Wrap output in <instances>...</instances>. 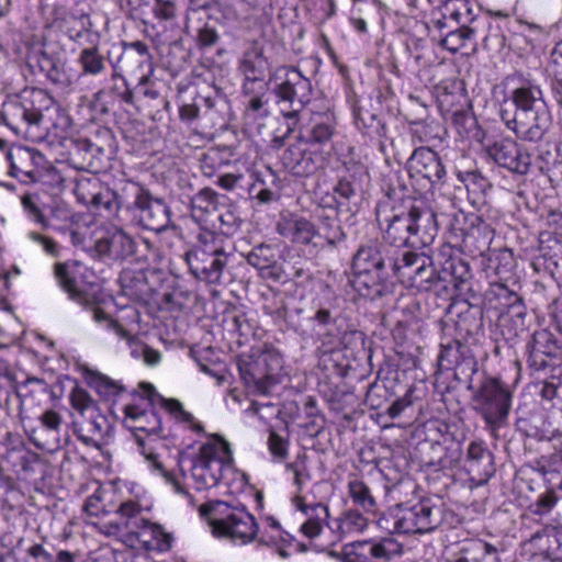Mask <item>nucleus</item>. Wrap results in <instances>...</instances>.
Listing matches in <instances>:
<instances>
[{
    "instance_id": "f257e3e1",
    "label": "nucleus",
    "mask_w": 562,
    "mask_h": 562,
    "mask_svg": "<svg viewBox=\"0 0 562 562\" xmlns=\"http://www.w3.org/2000/svg\"><path fill=\"white\" fill-rule=\"evenodd\" d=\"M375 221L383 239L396 247L429 246L436 238V214L423 201L408 205L385 196L375 206Z\"/></svg>"
},
{
    "instance_id": "f03ea898",
    "label": "nucleus",
    "mask_w": 562,
    "mask_h": 562,
    "mask_svg": "<svg viewBox=\"0 0 562 562\" xmlns=\"http://www.w3.org/2000/svg\"><path fill=\"white\" fill-rule=\"evenodd\" d=\"M54 276L71 301L92 310V318L97 323L104 324L119 340H132L127 329L97 306L102 300V292L98 283L89 280L94 276L86 266L78 261L57 262L54 266Z\"/></svg>"
},
{
    "instance_id": "7ed1b4c3",
    "label": "nucleus",
    "mask_w": 562,
    "mask_h": 562,
    "mask_svg": "<svg viewBox=\"0 0 562 562\" xmlns=\"http://www.w3.org/2000/svg\"><path fill=\"white\" fill-rule=\"evenodd\" d=\"M467 390L471 409L483 420L490 435L497 437L508 423L515 386L498 375L483 373L475 383L471 380Z\"/></svg>"
},
{
    "instance_id": "20e7f679",
    "label": "nucleus",
    "mask_w": 562,
    "mask_h": 562,
    "mask_svg": "<svg viewBox=\"0 0 562 562\" xmlns=\"http://www.w3.org/2000/svg\"><path fill=\"white\" fill-rule=\"evenodd\" d=\"M314 315L311 319L324 330L318 334L319 349L323 353L341 348L349 349L362 341V333L355 329L339 312V299L325 288L313 300Z\"/></svg>"
},
{
    "instance_id": "39448f33",
    "label": "nucleus",
    "mask_w": 562,
    "mask_h": 562,
    "mask_svg": "<svg viewBox=\"0 0 562 562\" xmlns=\"http://www.w3.org/2000/svg\"><path fill=\"white\" fill-rule=\"evenodd\" d=\"M273 83L276 104L286 121L288 133L300 122V113L312 98L311 80L293 66H281L270 78Z\"/></svg>"
},
{
    "instance_id": "423d86ee",
    "label": "nucleus",
    "mask_w": 562,
    "mask_h": 562,
    "mask_svg": "<svg viewBox=\"0 0 562 562\" xmlns=\"http://www.w3.org/2000/svg\"><path fill=\"white\" fill-rule=\"evenodd\" d=\"M124 423L128 429L135 432V439L142 448L149 468L156 471L166 482L169 483L173 491L178 494L188 495V491L181 482L175 477L168 470H166L164 462L159 459V456L155 453L151 448L146 447L145 439L140 432L147 437L159 436L162 431L161 417L154 409H144L137 405H130L125 407V419Z\"/></svg>"
},
{
    "instance_id": "0eeeda50",
    "label": "nucleus",
    "mask_w": 562,
    "mask_h": 562,
    "mask_svg": "<svg viewBox=\"0 0 562 562\" xmlns=\"http://www.w3.org/2000/svg\"><path fill=\"white\" fill-rule=\"evenodd\" d=\"M228 257L224 239L209 231L200 233L194 248L184 255L190 272L198 280L212 284L220 283Z\"/></svg>"
},
{
    "instance_id": "6e6552de",
    "label": "nucleus",
    "mask_w": 562,
    "mask_h": 562,
    "mask_svg": "<svg viewBox=\"0 0 562 562\" xmlns=\"http://www.w3.org/2000/svg\"><path fill=\"white\" fill-rule=\"evenodd\" d=\"M232 461L229 443L215 435L200 447L192 459L189 480L196 491H205L218 484L223 469Z\"/></svg>"
},
{
    "instance_id": "1a4fd4ad",
    "label": "nucleus",
    "mask_w": 562,
    "mask_h": 562,
    "mask_svg": "<svg viewBox=\"0 0 562 562\" xmlns=\"http://www.w3.org/2000/svg\"><path fill=\"white\" fill-rule=\"evenodd\" d=\"M390 529L397 533H427L435 530L442 521V508L424 498L412 506L397 505L391 509L382 519Z\"/></svg>"
},
{
    "instance_id": "9d476101",
    "label": "nucleus",
    "mask_w": 562,
    "mask_h": 562,
    "mask_svg": "<svg viewBox=\"0 0 562 562\" xmlns=\"http://www.w3.org/2000/svg\"><path fill=\"white\" fill-rule=\"evenodd\" d=\"M124 201H132V209L138 211L140 225L150 231L162 232L171 222V213L167 203L154 198L148 190L134 181H127L122 193Z\"/></svg>"
},
{
    "instance_id": "9b49d317",
    "label": "nucleus",
    "mask_w": 562,
    "mask_h": 562,
    "mask_svg": "<svg viewBox=\"0 0 562 562\" xmlns=\"http://www.w3.org/2000/svg\"><path fill=\"white\" fill-rule=\"evenodd\" d=\"M389 268L402 283L419 291L434 290L435 268L431 259L424 254L409 250L395 251L389 258Z\"/></svg>"
},
{
    "instance_id": "f8f14e48",
    "label": "nucleus",
    "mask_w": 562,
    "mask_h": 562,
    "mask_svg": "<svg viewBox=\"0 0 562 562\" xmlns=\"http://www.w3.org/2000/svg\"><path fill=\"white\" fill-rule=\"evenodd\" d=\"M441 269L435 270L434 290L449 295L469 290L472 272L470 265L453 254L452 247H443L439 254Z\"/></svg>"
},
{
    "instance_id": "ddd939ff",
    "label": "nucleus",
    "mask_w": 562,
    "mask_h": 562,
    "mask_svg": "<svg viewBox=\"0 0 562 562\" xmlns=\"http://www.w3.org/2000/svg\"><path fill=\"white\" fill-rule=\"evenodd\" d=\"M282 368V358L276 350H265L254 362L239 366L243 381L259 394H269L279 382L277 372Z\"/></svg>"
},
{
    "instance_id": "4468645a",
    "label": "nucleus",
    "mask_w": 562,
    "mask_h": 562,
    "mask_svg": "<svg viewBox=\"0 0 562 562\" xmlns=\"http://www.w3.org/2000/svg\"><path fill=\"white\" fill-rule=\"evenodd\" d=\"M225 508L226 512H223L222 518L211 519L213 533L240 544L254 541L258 532L255 517L245 507L229 508L225 505Z\"/></svg>"
},
{
    "instance_id": "2eb2a0df",
    "label": "nucleus",
    "mask_w": 562,
    "mask_h": 562,
    "mask_svg": "<svg viewBox=\"0 0 562 562\" xmlns=\"http://www.w3.org/2000/svg\"><path fill=\"white\" fill-rule=\"evenodd\" d=\"M506 104L507 102L504 101L501 105L499 116L507 128L513 131L521 140L531 143L540 142L550 126L551 120L549 110L512 114L510 111L506 109Z\"/></svg>"
},
{
    "instance_id": "dca6fc26",
    "label": "nucleus",
    "mask_w": 562,
    "mask_h": 562,
    "mask_svg": "<svg viewBox=\"0 0 562 562\" xmlns=\"http://www.w3.org/2000/svg\"><path fill=\"white\" fill-rule=\"evenodd\" d=\"M0 116L15 135H26L43 120L42 111L34 105V101L23 95L4 101Z\"/></svg>"
},
{
    "instance_id": "f3484780",
    "label": "nucleus",
    "mask_w": 562,
    "mask_h": 562,
    "mask_svg": "<svg viewBox=\"0 0 562 562\" xmlns=\"http://www.w3.org/2000/svg\"><path fill=\"white\" fill-rule=\"evenodd\" d=\"M403 546L393 537H383L357 541L347 544L344 550V562H386L401 555Z\"/></svg>"
},
{
    "instance_id": "a211bd4d",
    "label": "nucleus",
    "mask_w": 562,
    "mask_h": 562,
    "mask_svg": "<svg viewBox=\"0 0 562 562\" xmlns=\"http://www.w3.org/2000/svg\"><path fill=\"white\" fill-rule=\"evenodd\" d=\"M392 255L386 246L378 240L361 245L353 256L352 269L358 276H368L373 284H380L386 279L385 269Z\"/></svg>"
},
{
    "instance_id": "6ab92c4d",
    "label": "nucleus",
    "mask_w": 562,
    "mask_h": 562,
    "mask_svg": "<svg viewBox=\"0 0 562 562\" xmlns=\"http://www.w3.org/2000/svg\"><path fill=\"white\" fill-rule=\"evenodd\" d=\"M283 166L297 177H308L317 171L324 161L319 148H313L303 137L289 145L281 156Z\"/></svg>"
},
{
    "instance_id": "aec40b11",
    "label": "nucleus",
    "mask_w": 562,
    "mask_h": 562,
    "mask_svg": "<svg viewBox=\"0 0 562 562\" xmlns=\"http://www.w3.org/2000/svg\"><path fill=\"white\" fill-rule=\"evenodd\" d=\"M407 169L412 178H422L431 187L442 184L446 168L439 155L428 147L416 148L407 160Z\"/></svg>"
},
{
    "instance_id": "412c9836",
    "label": "nucleus",
    "mask_w": 562,
    "mask_h": 562,
    "mask_svg": "<svg viewBox=\"0 0 562 562\" xmlns=\"http://www.w3.org/2000/svg\"><path fill=\"white\" fill-rule=\"evenodd\" d=\"M72 425L78 439L95 448L105 445L112 431L111 422L100 408H91L88 415L75 419Z\"/></svg>"
},
{
    "instance_id": "4be33fe9",
    "label": "nucleus",
    "mask_w": 562,
    "mask_h": 562,
    "mask_svg": "<svg viewBox=\"0 0 562 562\" xmlns=\"http://www.w3.org/2000/svg\"><path fill=\"white\" fill-rule=\"evenodd\" d=\"M528 366L537 371L551 366L562 358V349L552 333L546 329L532 334L527 344Z\"/></svg>"
},
{
    "instance_id": "5701e85b",
    "label": "nucleus",
    "mask_w": 562,
    "mask_h": 562,
    "mask_svg": "<svg viewBox=\"0 0 562 562\" xmlns=\"http://www.w3.org/2000/svg\"><path fill=\"white\" fill-rule=\"evenodd\" d=\"M277 231L282 237L294 244L324 247V244L321 243V233H318L316 226L302 215L295 213L282 214L277 224Z\"/></svg>"
},
{
    "instance_id": "b1692460",
    "label": "nucleus",
    "mask_w": 562,
    "mask_h": 562,
    "mask_svg": "<svg viewBox=\"0 0 562 562\" xmlns=\"http://www.w3.org/2000/svg\"><path fill=\"white\" fill-rule=\"evenodd\" d=\"M487 153L499 167L506 168L510 172L526 175L530 169V155L510 138L495 142L488 146Z\"/></svg>"
},
{
    "instance_id": "393cba45",
    "label": "nucleus",
    "mask_w": 562,
    "mask_h": 562,
    "mask_svg": "<svg viewBox=\"0 0 562 562\" xmlns=\"http://www.w3.org/2000/svg\"><path fill=\"white\" fill-rule=\"evenodd\" d=\"M438 367L445 371L457 369L463 374L467 372L473 374L477 371V362L471 356L469 348L454 339L440 345Z\"/></svg>"
},
{
    "instance_id": "a878e982",
    "label": "nucleus",
    "mask_w": 562,
    "mask_h": 562,
    "mask_svg": "<svg viewBox=\"0 0 562 562\" xmlns=\"http://www.w3.org/2000/svg\"><path fill=\"white\" fill-rule=\"evenodd\" d=\"M292 502L305 518L300 527L301 532L310 539L317 537L329 517L328 507L322 502H310L303 494H295Z\"/></svg>"
},
{
    "instance_id": "bb28decb",
    "label": "nucleus",
    "mask_w": 562,
    "mask_h": 562,
    "mask_svg": "<svg viewBox=\"0 0 562 562\" xmlns=\"http://www.w3.org/2000/svg\"><path fill=\"white\" fill-rule=\"evenodd\" d=\"M467 470L472 480L480 484L486 483L494 475V456L483 440H474L469 443Z\"/></svg>"
},
{
    "instance_id": "cd10ccee",
    "label": "nucleus",
    "mask_w": 562,
    "mask_h": 562,
    "mask_svg": "<svg viewBox=\"0 0 562 562\" xmlns=\"http://www.w3.org/2000/svg\"><path fill=\"white\" fill-rule=\"evenodd\" d=\"M95 250L102 257L123 261L136 252V240L121 228L109 232L95 243Z\"/></svg>"
},
{
    "instance_id": "c85d7f7f",
    "label": "nucleus",
    "mask_w": 562,
    "mask_h": 562,
    "mask_svg": "<svg viewBox=\"0 0 562 562\" xmlns=\"http://www.w3.org/2000/svg\"><path fill=\"white\" fill-rule=\"evenodd\" d=\"M509 100L510 102L506 101V105L513 104L515 106L513 114L538 112L548 109L540 86L530 80H525L519 87L515 88L510 93Z\"/></svg>"
},
{
    "instance_id": "c756f323",
    "label": "nucleus",
    "mask_w": 562,
    "mask_h": 562,
    "mask_svg": "<svg viewBox=\"0 0 562 562\" xmlns=\"http://www.w3.org/2000/svg\"><path fill=\"white\" fill-rule=\"evenodd\" d=\"M482 268L492 280L509 281L514 277L515 258L509 249H490L482 255Z\"/></svg>"
},
{
    "instance_id": "7c9ffc66",
    "label": "nucleus",
    "mask_w": 562,
    "mask_h": 562,
    "mask_svg": "<svg viewBox=\"0 0 562 562\" xmlns=\"http://www.w3.org/2000/svg\"><path fill=\"white\" fill-rule=\"evenodd\" d=\"M245 115L252 120L265 119L269 115L268 89L265 82L244 81Z\"/></svg>"
},
{
    "instance_id": "2f4dec72",
    "label": "nucleus",
    "mask_w": 562,
    "mask_h": 562,
    "mask_svg": "<svg viewBox=\"0 0 562 562\" xmlns=\"http://www.w3.org/2000/svg\"><path fill=\"white\" fill-rule=\"evenodd\" d=\"M268 68V60L263 55V48L258 43H252L244 54L239 63V69L245 76V81L263 82Z\"/></svg>"
},
{
    "instance_id": "473e14b6",
    "label": "nucleus",
    "mask_w": 562,
    "mask_h": 562,
    "mask_svg": "<svg viewBox=\"0 0 562 562\" xmlns=\"http://www.w3.org/2000/svg\"><path fill=\"white\" fill-rule=\"evenodd\" d=\"M140 524L137 537L146 550L166 552L171 549L173 542L171 533L166 532L160 525L146 519H142Z\"/></svg>"
},
{
    "instance_id": "72a5a7b5",
    "label": "nucleus",
    "mask_w": 562,
    "mask_h": 562,
    "mask_svg": "<svg viewBox=\"0 0 562 562\" xmlns=\"http://www.w3.org/2000/svg\"><path fill=\"white\" fill-rule=\"evenodd\" d=\"M335 526V528L331 527L335 532V540L340 541L348 535L359 533L367 529L368 519L358 510L349 509L336 519Z\"/></svg>"
},
{
    "instance_id": "f704fd0d",
    "label": "nucleus",
    "mask_w": 562,
    "mask_h": 562,
    "mask_svg": "<svg viewBox=\"0 0 562 562\" xmlns=\"http://www.w3.org/2000/svg\"><path fill=\"white\" fill-rule=\"evenodd\" d=\"M232 151L228 148L211 147L200 158V168L205 177H213L232 159Z\"/></svg>"
},
{
    "instance_id": "c9c22d12",
    "label": "nucleus",
    "mask_w": 562,
    "mask_h": 562,
    "mask_svg": "<svg viewBox=\"0 0 562 562\" xmlns=\"http://www.w3.org/2000/svg\"><path fill=\"white\" fill-rule=\"evenodd\" d=\"M335 117L331 113H325L324 115H315L313 119V126L310 131V135L305 140L312 144L313 148H318V145L328 143L335 132Z\"/></svg>"
},
{
    "instance_id": "e433bc0d",
    "label": "nucleus",
    "mask_w": 562,
    "mask_h": 562,
    "mask_svg": "<svg viewBox=\"0 0 562 562\" xmlns=\"http://www.w3.org/2000/svg\"><path fill=\"white\" fill-rule=\"evenodd\" d=\"M81 75L97 77L106 70V63L97 46L82 48L77 57Z\"/></svg>"
},
{
    "instance_id": "4c0bfd02",
    "label": "nucleus",
    "mask_w": 562,
    "mask_h": 562,
    "mask_svg": "<svg viewBox=\"0 0 562 562\" xmlns=\"http://www.w3.org/2000/svg\"><path fill=\"white\" fill-rule=\"evenodd\" d=\"M530 543L548 559L562 562V535L557 532H537Z\"/></svg>"
},
{
    "instance_id": "58836bf2",
    "label": "nucleus",
    "mask_w": 562,
    "mask_h": 562,
    "mask_svg": "<svg viewBox=\"0 0 562 562\" xmlns=\"http://www.w3.org/2000/svg\"><path fill=\"white\" fill-rule=\"evenodd\" d=\"M348 495L352 503L366 513H375L376 502L370 487L360 479L353 476L348 481Z\"/></svg>"
},
{
    "instance_id": "ea45409f",
    "label": "nucleus",
    "mask_w": 562,
    "mask_h": 562,
    "mask_svg": "<svg viewBox=\"0 0 562 562\" xmlns=\"http://www.w3.org/2000/svg\"><path fill=\"white\" fill-rule=\"evenodd\" d=\"M126 186L127 181L123 182L117 191H113L109 187H105L98 196L93 206L99 210L103 209L108 215L115 214L121 207L131 210L133 199L124 201L122 196L123 190Z\"/></svg>"
},
{
    "instance_id": "a19ab883",
    "label": "nucleus",
    "mask_w": 562,
    "mask_h": 562,
    "mask_svg": "<svg viewBox=\"0 0 562 562\" xmlns=\"http://www.w3.org/2000/svg\"><path fill=\"white\" fill-rule=\"evenodd\" d=\"M321 243L330 247L336 246L338 243L345 239V233L339 224L336 212L333 214H323L319 216V228Z\"/></svg>"
},
{
    "instance_id": "79ce46f5",
    "label": "nucleus",
    "mask_w": 562,
    "mask_h": 562,
    "mask_svg": "<svg viewBox=\"0 0 562 562\" xmlns=\"http://www.w3.org/2000/svg\"><path fill=\"white\" fill-rule=\"evenodd\" d=\"M104 188L99 178L82 176L76 182L75 194L80 203L93 206Z\"/></svg>"
},
{
    "instance_id": "37998d69",
    "label": "nucleus",
    "mask_w": 562,
    "mask_h": 562,
    "mask_svg": "<svg viewBox=\"0 0 562 562\" xmlns=\"http://www.w3.org/2000/svg\"><path fill=\"white\" fill-rule=\"evenodd\" d=\"M162 406L171 414L177 423L181 424L187 429L195 434L204 431L203 425L190 412H187L178 400H162Z\"/></svg>"
},
{
    "instance_id": "c03bdc74",
    "label": "nucleus",
    "mask_w": 562,
    "mask_h": 562,
    "mask_svg": "<svg viewBox=\"0 0 562 562\" xmlns=\"http://www.w3.org/2000/svg\"><path fill=\"white\" fill-rule=\"evenodd\" d=\"M474 29L469 25H461L450 30L440 41V46L452 54L458 53L468 42L473 40Z\"/></svg>"
},
{
    "instance_id": "a18cd8bd",
    "label": "nucleus",
    "mask_w": 562,
    "mask_h": 562,
    "mask_svg": "<svg viewBox=\"0 0 562 562\" xmlns=\"http://www.w3.org/2000/svg\"><path fill=\"white\" fill-rule=\"evenodd\" d=\"M142 512V506L132 499L125 501L120 504V506L115 509V513L121 518V525L124 526L125 529H128L131 532L136 533L140 530V520L143 518H138Z\"/></svg>"
},
{
    "instance_id": "49530a36",
    "label": "nucleus",
    "mask_w": 562,
    "mask_h": 562,
    "mask_svg": "<svg viewBox=\"0 0 562 562\" xmlns=\"http://www.w3.org/2000/svg\"><path fill=\"white\" fill-rule=\"evenodd\" d=\"M247 261L261 271L272 268L277 262L276 249L270 245L260 244L247 255Z\"/></svg>"
},
{
    "instance_id": "de8ad7c7",
    "label": "nucleus",
    "mask_w": 562,
    "mask_h": 562,
    "mask_svg": "<svg viewBox=\"0 0 562 562\" xmlns=\"http://www.w3.org/2000/svg\"><path fill=\"white\" fill-rule=\"evenodd\" d=\"M112 494L103 488H97L95 492L90 495L83 505V510L89 517H100L108 515L113 512L112 507H109L106 501Z\"/></svg>"
},
{
    "instance_id": "09e8293b",
    "label": "nucleus",
    "mask_w": 562,
    "mask_h": 562,
    "mask_svg": "<svg viewBox=\"0 0 562 562\" xmlns=\"http://www.w3.org/2000/svg\"><path fill=\"white\" fill-rule=\"evenodd\" d=\"M448 19L459 26L468 25L474 20L472 9L467 0H450L445 4Z\"/></svg>"
},
{
    "instance_id": "8fccbe9b",
    "label": "nucleus",
    "mask_w": 562,
    "mask_h": 562,
    "mask_svg": "<svg viewBox=\"0 0 562 562\" xmlns=\"http://www.w3.org/2000/svg\"><path fill=\"white\" fill-rule=\"evenodd\" d=\"M286 471L293 474V483L296 486V494H303L304 485L311 481V473L306 464V456L299 454L294 461L285 465Z\"/></svg>"
},
{
    "instance_id": "3c124183",
    "label": "nucleus",
    "mask_w": 562,
    "mask_h": 562,
    "mask_svg": "<svg viewBox=\"0 0 562 562\" xmlns=\"http://www.w3.org/2000/svg\"><path fill=\"white\" fill-rule=\"evenodd\" d=\"M218 200V194L210 189L204 188L200 190L192 199H191V207L193 212V216H196V212L201 213H210L216 210Z\"/></svg>"
},
{
    "instance_id": "603ef678",
    "label": "nucleus",
    "mask_w": 562,
    "mask_h": 562,
    "mask_svg": "<svg viewBox=\"0 0 562 562\" xmlns=\"http://www.w3.org/2000/svg\"><path fill=\"white\" fill-rule=\"evenodd\" d=\"M113 85L110 88V93L117 99L120 102H123L127 105L135 104L134 92L130 88L126 79L117 72L112 74Z\"/></svg>"
},
{
    "instance_id": "864d4df0",
    "label": "nucleus",
    "mask_w": 562,
    "mask_h": 562,
    "mask_svg": "<svg viewBox=\"0 0 562 562\" xmlns=\"http://www.w3.org/2000/svg\"><path fill=\"white\" fill-rule=\"evenodd\" d=\"M70 403L80 417L90 413L91 408H99L90 395L82 389H74L70 393Z\"/></svg>"
},
{
    "instance_id": "5fc2aeb1",
    "label": "nucleus",
    "mask_w": 562,
    "mask_h": 562,
    "mask_svg": "<svg viewBox=\"0 0 562 562\" xmlns=\"http://www.w3.org/2000/svg\"><path fill=\"white\" fill-rule=\"evenodd\" d=\"M90 383L95 389V391L101 396H104V397L115 396L122 391V387L117 382L111 380L110 378H108L103 374H99V373L94 374L91 378Z\"/></svg>"
},
{
    "instance_id": "6e6d98bb",
    "label": "nucleus",
    "mask_w": 562,
    "mask_h": 562,
    "mask_svg": "<svg viewBox=\"0 0 562 562\" xmlns=\"http://www.w3.org/2000/svg\"><path fill=\"white\" fill-rule=\"evenodd\" d=\"M558 496L554 491L548 490L530 506L532 514L538 516L548 515L557 505Z\"/></svg>"
},
{
    "instance_id": "4d7b16f0",
    "label": "nucleus",
    "mask_w": 562,
    "mask_h": 562,
    "mask_svg": "<svg viewBox=\"0 0 562 562\" xmlns=\"http://www.w3.org/2000/svg\"><path fill=\"white\" fill-rule=\"evenodd\" d=\"M0 445L4 449L3 457L7 459L14 452H24L23 439L18 432L7 431L1 437Z\"/></svg>"
},
{
    "instance_id": "13d9d810",
    "label": "nucleus",
    "mask_w": 562,
    "mask_h": 562,
    "mask_svg": "<svg viewBox=\"0 0 562 562\" xmlns=\"http://www.w3.org/2000/svg\"><path fill=\"white\" fill-rule=\"evenodd\" d=\"M40 422L42 427L52 434L53 439L59 442L58 434L61 427V416L55 411H46L41 415Z\"/></svg>"
},
{
    "instance_id": "bf43d9fd",
    "label": "nucleus",
    "mask_w": 562,
    "mask_h": 562,
    "mask_svg": "<svg viewBox=\"0 0 562 562\" xmlns=\"http://www.w3.org/2000/svg\"><path fill=\"white\" fill-rule=\"evenodd\" d=\"M498 307L512 312L517 317H524L525 315L522 299L514 290L508 291V295L503 299Z\"/></svg>"
},
{
    "instance_id": "052dcab7",
    "label": "nucleus",
    "mask_w": 562,
    "mask_h": 562,
    "mask_svg": "<svg viewBox=\"0 0 562 562\" xmlns=\"http://www.w3.org/2000/svg\"><path fill=\"white\" fill-rule=\"evenodd\" d=\"M153 13L159 20L171 21L177 16L176 3L171 0H155Z\"/></svg>"
},
{
    "instance_id": "680f3d73",
    "label": "nucleus",
    "mask_w": 562,
    "mask_h": 562,
    "mask_svg": "<svg viewBox=\"0 0 562 562\" xmlns=\"http://www.w3.org/2000/svg\"><path fill=\"white\" fill-rule=\"evenodd\" d=\"M473 550L479 554L474 562H499L497 550L491 543L479 541L474 543Z\"/></svg>"
},
{
    "instance_id": "e2e57ef3",
    "label": "nucleus",
    "mask_w": 562,
    "mask_h": 562,
    "mask_svg": "<svg viewBox=\"0 0 562 562\" xmlns=\"http://www.w3.org/2000/svg\"><path fill=\"white\" fill-rule=\"evenodd\" d=\"M123 46H124V52L133 50L140 57V61H139L140 66L146 65L150 71L153 70V67H151L153 57L149 53L148 46L144 42L134 41L131 43H124Z\"/></svg>"
},
{
    "instance_id": "0e129e2a",
    "label": "nucleus",
    "mask_w": 562,
    "mask_h": 562,
    "mask_svg": "<svg viewBox=\"0 0 562 562\" xmlns=\"http://www.w3.org/2000/svg\"><path fill=\"white\" fill-rule=\"evenodd\" d=\"M21 202H22L25 213L33 222H35L42 226L47 225L44 214L42 213L40 207L36 205V203L34 202V199L31 195H23Z\"/></svg>"
},
{
    "instance_id": "69168bd1",
    "label": "nucleus",
    "mask_w": 562,
    "mask_h": 562,
    "mask_svg": "<svg viewBox=\"0 0 562 562\" xmlns=\"http://www.w3.org/2000/svg\"><path fill=\"white\" fill-rule=\"evenodd\" d=\"M268 446L271 454L283 460L288 454V442L277 432L271 431L268 438Z\"/></svg>"
},
{
    "instance_id": "338daca9",
    "label": "nucleus",
    "mask_w": 562,
    "mask_h": 562,
    "mask_svg": "<svg viewBox=\"0 0 562 562\" xmlns=\"http://www.w3.org/2000/svg\"><path fill=\"white\" fill-rule=\"evenodd\" d=\"M218 40L220 35L217 31L207 24L201 27L198 32L196 43L200 48L211 47L215 45Z\"/></svg>"
},
{
    "instance_id": "774afa93",
    "label": "nucleus",
    "mask_w": 562,
    "mask_h": 562,
    "mask_svg": "<svg viewBox=\"0 0 562 562\" xmlns=\"http://www.w3.org/2000/svg\"><path fill=\"white\" fill-rule=\"evenodd\" d=\"M549 69L554 78H562V41L551 52Z\"/></svg>"
}]
</instances>
